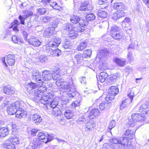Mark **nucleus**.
<instances>
[{
	"label": "nucleus",
	"mask_w": 149,
	"mask_h": 149,
	"mask_svg": "<svg viewBox=\"0 0 149 149\" xmlns=\"http://www.w3.org/2000/svg\"><path fill=\"white\" fill-rule=\"evenodd\" d=\"M24 104L20 101H17L14 103L8 106L7 111L10 115L15 114L16 117L18 119L21 118L26 114L24 106Z\"/></svg>",
	"instance_id": "1"
},
{
	"label": "nucleus",
	"mask_w": 149,
	"mask_h": 149,
	"mask_svg": "<svg viewBox=\"0 0 149 149\" xmlns=\"http://www.w3.org/2000/svg\"><path fill=\"white\" fill-rule=\"evenodd\" d=\"M145 116L144 113H133L132 116V119L129 120L127 123L126 127H133L136 126V128H139L144 124L146 120Z\"/></svg>",
	"instance_id": "2"
},
{
	"label": "nucleus",
	"mask_w": 149,
	"mask_h": 149,
	"mask_svg": "<svg viewBox=\"0 0 149 149\" xmlns=\"http://www.w3.org/2000/svg\"><path fill=\"white\" fill-rule=\"evenodd\" d=\"M50 71L47 70H44L42 74V78L44 81H47L51 80L52 78L56 80L61 74V71L58 68L54 67Z\"/></svg>",
	"instance_id": "3"
},
{
	"label": "nucleus",
	"mask_w": 149,
	"mask_h": 149,
	"mask_svg": "<svg viewBox=\"0 0 149 149\" xmlns=\"http://www.w3.org/2000/svg\"><path fill=\"white\" fill-rule=\"evenodd\" d=\"M47 91V87L45 86H42L38 89L35 90L34 91V100H36V102H38L39 100L40 102L43 104H46L47 102L48 96H42L43 92Z\"/></svg>",
	"instance_id": "4"
},
{
	"label": "nucleus",
	"mask_w": 149,
	"mask_h": 149,
	"mask_svg": "<svg viewBox=\"0 0 149 149\" xmlns=\"http://www.w3.org/2000/svg\"><path fill=\"white\" fill-rule=\"evenodd\" d=\"M64 88L65 89L68 90L67 95L69 97L74 98L78 96L79 94L76 91L75 86L73 82L72 78L70 79V81L66 84H65Z\"/></svg>",
	"instance_id": "5"
},
{
	"label": "nucleus",
	"mask_w": 149,
	"mask_h": 149,
	"mask_svg": "<svg viewBox=\"0 0 149 149\" xmlns=\"http://www.w3.org/2000/svg\"><path fill=\"white\" fill-rule=\"evenodd\" d=\"M71 102V100L70 99L62 100L58 103V105L61 106L62 109H64L70 107L74 108L77 107L79 106L80 101L78 100L75 101L71 104H70Z\"/></svg>",
	"instance_id": "6"
},
{
	"label": "nucleus",
	"mask_w": 149,
	"mask_h": 149,
	"mask_svg": "<svg viewBox=\"0 0 149 149\" xmlns=\"http://www.w3.org/2000/svg\"><path fill=\"white\" fill-rule=\"evenodd\" d=\"M120 28L119 27L114 26L111 29V34L113 39L121 41L125 39V37L124 35L120 33Z\"/></svg>",
	"instance_id": "7"
},
{
	"label": "nucleus",
	"mask_w": 149,
	"mask_h": 149,
	"mask_svg": "<svg viewBox=\"0 0 149 149\" xmlns=\"http://www.w3.org/2000/svg\"><path fill=\"white\" fill-rule=\"evenodd\" d=\"M118 93L119 90L117 87L113 86H111L109 90L108 94H107V96L105 98V100L107 101H109V102H111L114 100V96Z\"/></svg>",
	"instance_id": "8"
},
{
	"label": "nucleus",
	"mask_w": 149,
	"mask_h": 149,
	"mask_svg": "<svg viewBox=\"0 0 149 149\" xmlns=\"http://www.w3.org/2000/svg\"><path fill=\"white\" fill-rule=\"evenodd\" d=\"M25 15L24 16L20 15L18 17V19L20 20V22L17 19L15 20L13 22V24L20 25V24L23 25L24 24L25 20L27 18H30V16L33 14V12L28 10L25 11Z\"/></svg>",
	"instance_id": "9"
},
{
	"label": "nucleus",
	"mask_w": 149,
	"mask_h": 149,
	"mask_svg": "<svg viewBox=\"0 0 149 149\" xmlns=\"http://www.w3.org/2000/svg\"><path fill=\"white\" fill-rule=\"evenodd\" d=\"M87 25V22L86 21L80 20V22L79 24H77L73 25V31L77 32H82L84 30V26Z\"/></svg>",
	"instance_id": "10"
},
{
	"label": "nucleus",
	"mask_w": 149,
	"mask_h": 149,
	"mask_svg": "<svg viewBox=\"0 0 149 149\" xmlns=\"http://www.w3.org/2000/svg\"><path fill=\"white\" fill-rule=\"evenodd\" d=\"M50 99H49V97H48L47 102L46 104H44V105H46L44 107L45 109L48 110L50 108H52L53 109H54L55 108L57 107V106L59 107L60 109H61L63 110L64 109H62L61 106L58 105V103L61 100H60L58 102H54V101L52 102V101H50Z\"/></svg>",
	"instance_id": "11"
},
{
	"label": "nucleus",
	"mask_w": 149,
	"mask_h": 149,
	"mask_svg": "<svg viewBox=\"0 0 149 149\" xmlns=\"http://www.w3.org/2000/svg\"><path fill=\"white\" fill-rule=\"evenodd\" d=\"M119 143L120 144H118V145H117L116 147L121 149H124L127 144L130 143L129 140L124 136L120 138Z\"/></svg>",
	"instance_id": "12"
},
{
	"label": "nucleus",
	"mask_w": 149,
	"mask_h": 149,
	"mask_svg": "<svg viewBox=\"0 0 149 149\" xmlns=\"http://www.w3.org/2000/svg\"><path fill=\"white\" fill-rule=\"evenodd\" d=\"M31 118L32 121L36 124H39L42 120L41 115L38 113L31 114Z\"/></svg>",
	"instance_id": "13"
},
{
	"label": "nucleus",
	"mask_w": 149,
	"mask_h": 149,
	"mask_svg": "<svg viewBox=\"0 0 149 149\" xmlns=\"http://www.w3.org/2000/svg\"><path fill=\"white\" fill-rule=\"evenodd\" d=\"M28 42L29 44L34 47H38L41 44V42L34 36L28 39Z\"/></svg>",
	"instance_id": "14"
},
{
	"label": "nucleus",
	"mask_w": 149,
	"mask_h": 149,
	"mask_svg": "<svg viewBox=\"0 0 149 149\" xmlns=\"http://www.w3.org/2000/svg\"><path fill=\"white\" fill-rule=\"evenodd\" d=\"M3 93L8 95H12L14 94L15 92L14 88L9 85L4 86L3 88Z\"/></svg>",
	"instance_id": "15"
},
{
	"label": "nucleus",
	"mask_w": 149,
	"mask_h": 149,
	"mask_svg": "<svg viewBox=\"0 0 149 149\" xmlns=\"http://www.w3.org/2000/svg\"><path fill=\"white\" fill-rule=\"evenodd\" d=\"M125 16V14L123 11L122 10H118L113 13L112 18V19L116 20L121 17H124Z\"/></svg>",
	"instance_id": "16"
},
{
	"label": "nucleus",
	"mask_w": 149,
	"mask_h": 149,
	"mask_svg": "<svg viewBox=\"0 0 149 149\" xmlns=\"http://www.w3.org/2000/svg\"><path fill=\"white\" fill-rule=\"evenodd\" d=\"M136 130V129L134 131V130H127L124 132V136L129 139H132L135 136V132Z\"/></svg>",
	"instance_id": "17"
},
{
	"label": "nucleus",
	"mask_w": 149,
	"mask_h": 149,
	"mask_svg": "<svg viewBox=\"0 0 149 149\" xmlns=\"http://www.w3.org/2000/svg\"><path fill=\"white\" fill-rule=\"evenodd\" d=\"M9 134V130L7 127H3L0 129V138L3 139Z\"/></svg>",
	"instance_id": "18"
},
{
	"label": "nucleus",
	"mask_w": 149,
	"mask_h": 149,
	"mask_svg": "<svg viewBox=\"0 0 149 149\" xmlns=\"http://www.w3.org/2000/svg\"><path fill=\"white\" fill-rule=\"evenodd\" d=\"M100 114L99 110L97 109H92L90 112L88 117L90 119H92L95 118V116L99 115Z\"/></svg>",
	"instance_id": "19"
},
{
	"label": "nucleus",
	"mask_w": 149,
	"mask_h": 149,
	"mask_svg": "<svg viewBox=\"0 0 149 149\" xmlns=\"http://www.w3.org/2000/svg\"><path fill=\"white\" fill-rule=\"evenodd\" d=\"M6 61L9 65L12 66L14 65L15 62V55L11 54H8L7 56Z\"/></svg>",
	"instance_id": "20"
},
{
	"label": "nucleus",
	"mask_w": 149,
	"mask_h": 149,
	"mask_svg": "<svg viewBox=\"0 0 149 149\" xmlns=\"http://www.w3.org/2000/svg\"><path fill=\"white\" fill-rule=\"evenodd\" d=\"M114 62L118 66L122 67L123 66L125 63L126 60L124 58H119L115 57L113 58Z\"/></svg>",
	"instance_id": "21"
},
{
	"label": "nucleus",
	"mask_w": 149,
	"mask_h": 149,
	"mask_svg": "<svg viewBox=\"0 0 149 149\" xmlns=\"http://www.w3.org/2000/svg\"><path fill=\"white\" fill-rule=\"evenodd\" d=\"M96 123L93 121H90L86 123L85 128L86 131L90 132L92 130L93 128L95 127Z\"/></svg>",
	"instance_id": "22"
},
{
	"label": "nucleus",
	"mask_w": 149,
	"mask_h": 149,
	"mask_svg": "<svg viewBox=\"0 0 149 149\" xmlns=\"http://www.w3.org/2000/svg\"><path fill=\"white\" fill-rule=\"evenodd\" d=\"M53 45V44H51L49 42L44 47V48H45L46 51L50 55H51L54 48H55Z\"/></svg>",
	"instance_id": "23"
},
{
	"label": "nucleus",
	"mask_w": 149,
	"mask_h": 149,
	"mask_svg": "<svg viewBox=\"0 0 149 149\" xmlns=\"http://www.w3.org/2000/svg\"><path fill=\"white\" fill-rule=\"evenodd\" d=\"M54 32L53 29H51L49 27H47L44 31L43 35L44 37L47 38H50Z\"/></svg>",
	"instance_id": "24"
},
{
	"label": "nucleus",
	"mask_w": 149,
	"mask_h": 149,
	"mask_svg": "<svg viewBox=\"0 0 149 149\" xmlns=\"http://www.w3.org/2000/svg\"><path fill=\"white\" fill-rule=\"evenodd\" d=\"M26 85L28 86L27 88H30L31 89H35L37 88H39L41 87L42 85V84L40 82V84L38 83H34L32 82L30 83H28L26 84Z\"/></svg>",
	"instance_id": "25"
},
{
	"label": "nucleus",
	"mask_w": 149,
	"mask_h": 149,
	"mask_svg": "<svg viewBox=\"0 0 149 149\" xmlns=\"http://www.w3.org/2000/svg\"><path fill=\"white\" fill-rule=\"evenodd\" d=\"M47 135V132L45 133L42 132H39L38 134V139L41 142H44L46 143V137Z\"/></svg>",
	"instance_id": "26"
},
{
	"label": "nucleus",
	"mask_w": 149,
	"mask_h": 149,
	"mask_svg": "<svg viewBox=\"0 0 149 149\" xmlns=\"http://www.w3.org/2000/svg\"><path fill=\"white\" fill-rule=\"evenodd\" d=\"M12 40L13 42L15 43L20 44L23 43L22 39L19 36L17 35H14L12 36Z\"/></svg>",
	"instance_id": "27"
},
{
	"label": "nucleus",
	"mask_w": 149,
	"mask_h": 149,
	"mask_svg": "<svg viewBox=\"0 0 149 149\" xmlns=\"http://www.w3.org/2000/svg\"><path fill=\"white\" fill-rule=\"evenodd\" d=\"M4 147L7 149H15V146L8 139L7 140L4 144Z\"/></svg>",
	"instance_id": "28"
},
{
	"label": "nucleus",
	"mask_w": 149,
	"mask_h": 149,
	"mask_svg": "<svg viewBox=\"0 0 149 149\" xmlns=\"http://www.w3.org/2000/svg\"><path fill=\"white\" fill-rule=\"evenodd\" d=\"M125 8V5L123 3L121 2H115L113 6V8L116 10H123Z\"/></svg>",
	"instance_id": "29"
},
{
	"label": "nucleus",
	"mask_w": 149,
	"mask_h": 149,
	"mask_svg": "<svg viewBox=\"0 0 149 149\" xmlns=\"http://www.w3.org/2000/svg\"><path fill=\"white\" fill-rule=\"evenodd\" d=\"M84 58L82 54L80 53H78L75 55L74 59L77 64H81L83 61Z\"/></svg>",
	"instance_id": "30"
},
{
	"label": "nucleus",
	"mask_w": 149,
	"mask_h": 149,
	"mask_svg": "<svg viewBox=\"0 0 149 149\" xmlns=\"http://www.w3.org/2000/svg\"><path fill=\"white\" fill-rule=\"evenodd\" d=\"M40 141L37 138H33V140L32 147L33 149H37L39 148L40 145Z\"/></svg>",
	"instance_id": "31"
},
{
	"label": "nucleus",
	"mask_w": 149,
	"mask_h": 149,
	"mask_svg": "<svg viewBox=\"0 0 149 149\" xmlns=\"http://www.w3.org/2000/svg\"><path fill=\"white\" fill-rule=\"evenodd\" d=\"M96 17L93 13H89L87 14L86 16V19L82 20L86 21L87 22V25L90 21H92L95 19Z\"/></svg>",
	"instance_id": "32"
},
{
	"label": "nucleus",
	"mask_w": 149,
	"mask_h": 149,
	"mask_svg": "<svg viewBox=\"0 0 149 149\" xmlns=\"http://www.w3.org/2000/svg\"><path fill=\"white\" fill-rule=\"evenodd\" d=\"M80 17L79 16L77 15L74 14L72 15L70 17V21L73 23L75 24H78L79 21L80 22Z\"/></svg>",
	"instance_id": "33"
},
{
	"label": "nucleus",
	"mask_w": 149,
	"mask_h": 149,
	"mask_svg": "<svg viewBox=\"0 0 149 149\" xmlns=\"http://www.w3.org/2000/svg\"><path fill=\"white\" fill-rule=\"evenodd\" d=\"M130 40L131 42V43L129 45L128 48V51L131 49H134L135 47L138 45V42L134 39H130Z\"/></svg>",
	"instance_id": "34"
},
{
	"label": "nucleus",
	"mask_w": 149,
	"mask_h": 149,
	"mask_svg": "<svg viewBox=\"0 0 149 149\" xmlns=\"http://www.w3.org/2000/svg\"><path fill=\"white\" fill-rule=\"evenodd\" d=\"M134 95V91L131 90L130 93L127 95L128 98H126L124 100L127 103V104H130L132 102Z\"/></svg>",
	"instance_id": "35"
},
{
	"label": "nucleus",
	"mask_w": 149,
	"mask_h": 149,
	"mask_svg": "<svg viewBox=\"0 0 149 149\" xmlns=\"http://www.w3.org/2000/svg\"><path fill=\"white\" fill-rule=\"evenodd\" d=\"M99 77L100 81L103 83L105 81L106 79L108 77V75L107 73L103 72L100 73Z\"/></svg>",
	"instance_id": "36"
},
{
	"label": "nucleus",
	"mask_w": 149,
	"mask_h": 149,
	"mask_svg": "<svg viewBox=\"0 0 149 149\" xmlns=\"http://www.w3.org/2000/svg\"><path fill=\"white\" fill-rule=\"evenodd\" d=\"M51 44H53V45L55 47H58V45L61 43V40L60 38H57L54 39L53 41L49 42Z\"/></svg>",
	"instance_id": "37"
},
{
	"label": "nucleus",
	"mask_w": 149,
	"mask_h": 149,
	"mask_svg": "<svg viewBox=\"0 0 149 149\" xmlns=\"http://www.w3.org/2000/svg\"><path fill=\"white\" fill-rule=\"evenodd\" d=\"M119 74L116 73L113 75L111 74L109 78L111 82H115L119 78Z\"/></svg>",
	"instance_id": "38"
},
{
	"label": "nucleus",
	"mask_w": 149,
	"mask_h": 149,
	"mask_svg": "<svg viewBox=\"0 0 149 149\" xmlns=\"http://www.w3.org/2000/svg\"><path fill=\"white\" fill-rule=\"evenodd\" d=\"M149 108V105L146 103L143 104L139 107V111L140 112L144 111L146 113L147 111H148L147 109Z\"/></svg>",
	"instance_id": "39"
},
{
	"label": "nucleus",
	"mask_w": 149,
	"mask_h": 149,
	"mask_svg": "<svg viewBox=\"0 0 149 149\" xmlns=\"http://www.w3.org/2000/svg\"><path fill=\"white\" fill-rule=\"evenodd\" d=\"M106 102H102L99 105V107L101 111L104 110L105 109V108H106L108 107V106L109 105V104L111 103V102H109V100H108V101H107L106 100Z\"/></svg>",
	"instance_id": "40"
},
{
	"label": "nucleus",
	"mask_w": 149,
	"mask_h": 149,
	"mask_svg": "<svg viewBox=\"0 0 149 149\" xmlns=\"http://www.w3.org/2000/svg\"><path fill=\"white\" fill-rule=\"evenodd\" d=\"M59 108V107H56L53 109L52 111V114L55 116H60L62 113L63 111L61 110Z\"/></svg>",
	"instance_id": "41"
},
{
	"label": "nucleus",
	"mask_w": 149,
	"mask_h": 149,
	"mask_svg": "<svg viewBox=\"0 0 149 149\" xmlns=\"http://www.w3.org/2000/svg\"><path fill=\"white\" fill-rule=\"evenodd\" d=\"M108 52L105 49H101L98 53V55L100 56V57L104 58L107 55Z\"/></svg>",
	"instance_id": "42"
},
{
	"label": "nucleus",
	"mask_w": 149,
	"mask_h": 149,
	"mask_svg": "<svg viewBox=\"0 0 149 149\" xmlns=\"http://www.w3.org/2000/svg\"><path fill=\"white\" fill-rule=\"evenodd\" d=\"M87 42L86 40H84L81 42L79 45L77 47L78 51H81L84 49L87 45Z\"/></svg>",
	"instance_id": "43"
},
{
	"label": "nucleus",
	"mask_w": 149,
	"mask_h": 149,
	"mask_svg": "<svg viewBox=\"0 0 149 149\" xmlns=\"http://www.w3.org/2000/svg\"><path fill=\"white\" fill-rule=\"evenodd\" d=\"M64 115L67 119H69L72 118L73 113L71 110H67L64 112Z\"/></svg>",
	"instance_id": "44"
},
{
	"label": "nucleus",
	"mask_w": 149,
	"mask_h": 149,
	"mask_svg": "<svg viewBox=\"0 0 149 149\" xmlns=\"http://www.w3.org/2000/svg\"><path fill=\"white\" fill-rule=\"evenodd\" d=\"M62 47L64 49L71 48V44L70 42L67 41H65L63 42Z\"/></svg>",
	"instance_id": "45"
},
{
	"label": "nucleus",
	"mask_w": 149,
	"mask_h": 149,
	"mask_svg": "<svg viewBox=\"0 0 149 149\" xmlns=\"http://www.w3.org/2000/svg\"><path fill=\"white\" fill-rule=\"evenodd\" d=\"M110 141L112 142V143L113 144V146L116 149H118L120 148H118L116 146H118L119 144H120V140H118L117 139L115 138H113L112 139H110Z\"/></svg>",
	"instance_id": "46"
},
{
	"label": "nucleus",
	"mask_w": 149,
	"mask_h": 149,
	"mask_svg": "<svg viewBox=\"0 0 149 149\" xmlns=\"http://www.w3.org/2000/svg\"><path fill=\"white\" fill-rule=\"evenodd\" d=\"M92 50L91 49H87L85 50L82 55H83L84 58H87L90 57L92 54Z\"/></svg>",
	"instance_id": "47"
},
{
	"label": "nucleus",
	"mask_w": 149,
	"mask_h": 149,
	"mask_svg": "<svg viewBox=\"0 0 149 149\" xmlns=\"http://www.w3.org/2000/svg\"><path fill=\"white\" fill-rule=\"evenodd\" d=\"M97 15L102 18H106L107 17V13L102 10H100L98 12Z\"/></svg>",
	"instance_id": "48"
},
{
	"label": "nucleus",
	"mask_w": 149,
	"mask_h": 149,
	"mask_svg": "<svg viewBox=\"0 0 149 149\" xmlns=\"http://www.w3.org/2000/svg\"><path fill=\"white\" fill-rule=\"evenodd\" d=\"M58 24L57 21L56 20L54 21L49 23V26L48 27L51 29H53V31H54L55 28L58 26Z\"/></svg>",
	"instance_id": "49"
},
{
	"label": "nucleus",
	"mask_w": 149,
	"mask_h": 149,
	"mask_svg": "<svg viewBox=\"0 0 149 149\" xmlns=\"http://www.w3.org/2000/svg\"><path fill=\"white\" fill-rule=\"evenodd\" d=\"M61 51L58 49H53L51 55L54 56H59L61 55Z\"/></svg>",
	"instance_id": "50"
},
{
	"label": "nucleus",
	"mask_w": 149,
	"mask_h": 149,
	"mask_svg": "<svg viewBox=\"0 0 149 149\" xmlns=\"http://www.w3.org/2000/svg\"><path fill=\"white\" fill-rule=\"evenodd\" d=\"M15 135L14 137L10 138L9 139H8L10 141H11V142L13 144H14L15 146V144L19 143V138L18 137L16 136Z\"/></svg>",
	"instance_id": "51"
},
{
	"label": "nucleus",
	"mask_w": 149,
	"mask_h": 149,
	"mask_svg": "<svg viewBox=\"0 0 149 149\" xmlns=\"http://www.w3.org/2000/svg\"><path fill=\"white\" fill-rule=\"evenodd\" d=\"M47 136L46 137V143H47L51 141L53 139L54 136V134H48L47 133Z\"/></svg>",
	"instance_id": "52"
},
{
	"label": "nucleus",
	"mask_w": 149,
	"mask_h": 149,
	"mask_svg": "<svg viewBox=\"0 0 149 149\" xmlns=\"http://www.w3.org/2000/svg\"><path fill=\"white\" fill-rule=\"evenodd\" d=\"M12 134L13 135H17L18 134V127L15 124H14L12 125Z\"/></svg>",
	"instance_id": "53"
},
{
	"label": "nucleus",
	"mask_w": 149,
	"mask_h": 149,
	"mask_svg": "<svg viewBox=\"0 0 149 149\" xmlns=\"http://www.w3.org/2000/svg\"><path fill=\"white\" fill-rule=\"evenodd\" d=\"M32 79L36 81L37 83H38L39 84H40V82L41 83V84H42V83H44V82H43V81L41 77V75L40 74H39L38 76L36 77L35 78H34Z\"/></svg>",
	"instance_id": "54"
},
{
	"label": "nucleus",
	"mask_w": 149,
	"mask_h": 149,
	"mask_svg": "<svg viewBox=\"0 0 149 149\" xmlns=\"http://www.w3.org/2000/svg\"><path fill=\"white\" fill-rule=\"evenodd\" d=\"M77 33L74 31H72L70 32H69L68 35L69 37L72 39H75L77 37Z\"/></svg>",
	"instance_id": "55"
},
{
	"label": "nucleus",
	"mask_w": 149,
	"mask_h": 149,
	"mask_svg": "<svg viewBox=\"0 0 149 149\" xmlns=\"http://www.w3.org/2000/svg\"><path fill=\"white\" fill-rule=\"evenodd\" d=\"M19 25H17L15 24H13V22L10 24V28H12V29L13 31H14L16 33H17L19 31V29H18L17 26Z\"/></svg>",
	"instance_id": "56"
},
{
	"label": "nucleus",
	"mask_w": 149,
	"mask_h": 149,
	"mask_svg": "<svg viewBox=\"0 0 149 149\" xmlns=\"http://www.w3.org/2000/svg\"><path fill=\"white\" fill-rule=\"evenodd\" d=\"M141 3V1H139L136 2L134 5V8L137 11H139L140 10Z\"/></svg>",
	"instance_id": "57"
},
{
	"label": "nucleus",
	"mask_w": 149,
	"mask_h": 149,
	"mask_svg": "<svg viewBox=\"0 0 149 149\" xmlns=\"http://www.w3.org/2000/svg\"><path fill=\"white\" fill-rule=\"evenodd\" d=\"M39 59L40 62L42 63L47 62L48 60L47 56L44 55H40L39 57Z\"/></svg>",
	"instance_id": "58"
},
{
	"label": "nucleus",
	"mask_w": 149,
	"mask_h": 149,
	"mask_svg": "<svg viewBox=\"0 0 149 149\" xmlns=\"http://www.w3.org/2000/svg\"><path fill=\"white\" fill-rule=\"evenodd\" d=\"M46 12V9L44 8H40L37 9V12L40 15L45 14Z\"/></svg>",
	"instance_id": "59"
},
{
	"label": "nucleus",
	"mask_w": 149,
	"mask_h": 149,
	"mask_svg": "<svg viewBox=\"0 0 149 149\" xmlns=\"http://www.w3.org/2000/svg\"><path fill=\"white\" fill-rule=\"evenodd\" d=\"M65 29L67 31L70 32L71 31H73V26L69 23H68L66 25Z\"/></svg>",
	"instance_id": "60"
},
{
	"label": "nucleus",
	"mask_w": 149,
	"mask_h": 149,
	"mask_svg": "<svg viewBox=\"0 0 149 149\" xmlns=\"http://www.w3.org/2000/svg\"><path fill=\"white\" fill-rule=\"evenodd\" d=\"M31 78L32 79L35 78L36 77L38 76L39 74V72L38 70H33L31 72Z\"/></svg>",
	"instance_id": "61"
},
{
	"label": "nucleus",
	"mask_w": 149,
	"mask_h": 149,
	"mask_svg": "<svg viewBox=\"0 0 149 149\" xmlns=\"http://www.w3.org/2000/svg\"><path fill=\"white\" fill-rule=\"evenodd\" d=\"M86 121V119L85 117L84 116H80L77 120V123H80V122H85Z\"/></svg>",
	"instance_id": "62"
},
{
	"label": "nucleus",
	"mask_w": 149,
	"mask_h": 149,
	"mask_svg": "<svg viewBox=\"0 0 149 149\" xmlns=\"http://www.w3.org/2000/svg\"><path fill=\"white\" fill-rule=\"evenodd\" d=\"M133 69L132 67L129 66H127L125 68V70L129 74L132 73L133 71Z\"/></svg>",
	"instance_id": "63"
},
{
	"label": "nucleus",
	"mask_w": 149,
	"mask_h": 149,
	"mask_svg": "<svg viewBox=\"0 0 149 149\" xmlns=\"http://www.w3.org/2000/svg\"><path fill=\"white\" fill-rule=\"evenodd\" d=\"M103 149H115L111 146L108 144H104L103 146Z\"/></svg>",
	"instance_id": "64"
}]
</instances>
